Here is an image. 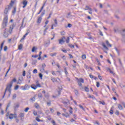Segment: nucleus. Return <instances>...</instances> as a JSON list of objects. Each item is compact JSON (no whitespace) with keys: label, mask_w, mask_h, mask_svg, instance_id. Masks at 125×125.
Instances as JSON below:
<instances>
[{"label":"nucleus","mask_w":125,"mask_h":125,"mask_svg":"<svg viewBox=\"0 0 125 125\" xmlns=\"http://www.w3.org/2000/svg\"><path fill=\"white\" fill-rule=\"evenodd\" d=\"M16 79L14 78L10 83L7 85V87L5 90V92L4 93V95L5 94V92H6V91H8L9 94H10V93L11 92V87H12V84H13V83H16Z\"/></svg>","instance_id":"1"},{"label":"nucleus","mask_w":125,"mask_h":125,"mask_svg":"<svg viewBox=\"0 0 125 125\" xmlns=\"http://www.w3.org/2000/svg\"><path fill=\"white\" fill-rule=\"evenodd\" d=\"M6 117L8 116L9 119H10V120H12V119H13V118H17V114H9V112L7 113L6 115Z\"/></svg>","instance_id":"2"},{"label":"nucleus","mask_w":125,"mask_h":125,"mask_svg":"<svg viewBox=\"0 0 125 125\" xmlns=\"http://www.w3.org/2000/svg\"><path fill=\"white\" fill-rule=\"evenodd\" d=\"M21 88L22 90H28V89H30V86L28 84H25L24 86H21Z\"/></svg>","instance_id":"3"},{"label":"nucleus","mask_w":125,"mask_h":125,"mask_svg":"<svg viewBox=\"0 0 125 125\" xmlns=\"http://www.w3.org/2000/svg\"><path fill=\"white\" fill-rule=\"evenodd\" d=\"M65 37H63L61 39L59 40V44H63L64 42H65Z\"/></svg>","instance_id":"4"},{"label":"nucleus","mask_w":125,"mask_h":125,"mask_svg":"<svg viewBox=\"0 0 125 125\" xmlns=\"http://www.w3.org/2000/svg\"><path fill=\"white\" fill-rule=\"evenodd\" d=\"M3 36L4 38H7L8 37V30H7L6 28L5 29L4 31Z\"/></svg>","instance_id":"5"},{"label":"nucleus","mask_w":125,"mask_h":125,"mask_svg":"<svg viewBox=\"0 0 125 125\" xmlns=\"http://www.w3.org/2000/svg\"><path fill=\"white\" fill-rule=\"evenodd\" d=\"M24 114L23 113H21L19 115V118H21V121L24 120Z\"/></svg>","instance_id":"6"},{"label":"nucleus","mask_w":125,"mask_h":125,"mask_svg":"<svg viewBox=\"0 0 125 125\" xmlns=\"http://www.w3.org/2000/svg\"><path fill=\"white\" fill-rule=\"evenodd\" d=\"M22 3L23 4V8H25L26 6H27V5L28 4V1H27V0H24L23 1Z\"/></svg>","instance_id":"7"},{"label":"nucleus","mask_w":125,"mask_h":125,"mask_svg":"<svg viewBox=\"0 0 125 125\" xmlns=\"http://www.w3.org/2000/svg\"><path fill=\"white\" fill-rule=\"evenodd\" d=\"M42 17H38V20H37V23L41 24L42 22Z\"/></svg>","instance_id":"8"},{"label":"nucleus","mask_w":125,"mask_h":125,"mask_svg":"<svg viewBox=\"0 0 125 125\" xmlns=\"http://www.w3.org/2000/svg\"><path fill=\"white\" fill-rule=\"evenodd\" d=\"M7 20H8V18L7 17V16H6L4 17L3 19V21L4 23H7Z\"/></svg>","instance_id":"9"},{"label":"nucleus","mask_w":125,"mask_h":125,"mask_svg":"<svg viewBox=\"0 0 125 125\" xmlns=\"http://www.w3.org/2000/svg\"><path fill=\"white\" fill-rule=\"evenodd\" d=\"M30 33V32L29 31V30H28L26 32V33L23 36V37H22V38L21 39V40H24L25 38H26V36H28V35H29V33Z\"/></svg>","instance_id":"10"},{"label":"nucleus","mask_w":125,"mask_h":125,"mask_svg":"<svg viewBox=\"0 0 125 125\" xmlns=\"http://www.w3.org/2000/svg\"><path fill=\"white\" fill-rule=\"evenodd\" d=\"M102 45L104 48H105L106 50H109V48L107 47V46L105 45V43H103Z\"/></svg>","instance_id":"11"},{"label":"nucleus","mask_w":125,"mask_h":125,"mask_svg":"<svg viewBox=\"0 0 125 125\" xmlns=\"http://www.w3.org/2000/svg\"><path fill=\"white\" fill-rule=\"evenodd\" d=\"M24 21H25V18H23V19L22 20V24H21V27H22V28H24L25 27V26H26V24L23 25Z\"/></svg>","instance_id":"12"},{"label":"nucleus","mask_w":125,"mask_h":125,"mask_svg":"<svg viewBox=\"0 0 125 125\" xmlns=\"http://www.w3.org/2000/svg\"><path fill=\"white\" fill-rule=\"evenodd\" d=\"M48 29V26H46L45 28L44 29L43 36H45V34L46 33V30Z\"/></svg>","instance_id":"13"},{"label":"nucleus","mask_w":125,"mask_h":125,"mask_svg":"<svg viewBox=\"0 0 125 125\" xmlns=\"http://www.w3.org/2000/svg\"><path fill=\"white\" fill-rule=\"evenodd\" d=\"M31 87L33 89H34V90H36V89L37 88V86L35 84H32L31 85Z\"/></svg>","instance_id":"14"},{"label":"nucleus","mask_w":125,"mask_h":125,"mask_svg":"<svg viewBox=\"0 0 125 125\" xmlns=\"http://www.w3.org/2000/svg\"><path fill=\"white\" fill-rule=\"evenodd\" d=\"M77 80H78V82H79L80 83H84L83 79L82 78H80L79 79H77Z\"/></svg>","instance_id":"15"},{"label":"nucleus","mask_w":125,"mask_h":125,"mask_svg":"<svg viewBox=\"0 0 125 125\" xmlns=\"http://www.w3.org/2000/svg\"><path fill=\"white\" fill-rule=\"evenodd\" d=\"M106 45H107V46H110V47H112V45L111 44H110V42H109L108 41H106Z\"/></svg>","instance_id":"16"},{"label":"nucleus","mask_w":125,"mask_h":125,"mask_svg":"<svg viewBox=\"0 0 125 125\" xmlns=\"http://www.w3.org/2000/svg\"><path fill=\"white\" fill-rule=\"evenodd\" d=\"M84 10H91V8L89 7L88 6H86Z\"/></svg>","instance_id":"17"},{"label":"nucleus","mask_w":125,"mask_h":125,"mask_svg":"<svg viewBox=\"0 0 125 125\" xmlns=\"http://www.w3.org/2000/svg\"><path fill=\"white\" fill-rule=\"evenodd\" d=\"M118 107L119 110H123V109H124V108L123 107V106H122L121 104H118Z\"/></svg>","instance_id":"18"},{"label":"nucleus","mask_w":125,"mask_h":125,"mask_svg":"<svg viewBox=\"0 0 125 125\" xmlns=\"http://www.w3.org/2000/svg\"><path fill=\"white\" fill-rule=\"evenodd\" d=\"M51 80L52 82H53V83H55L56 82H57V80L53 77H51Z\"/></svg>","instance_id":"19"},{"label":"nucleus","mask_w":125,"mask_h":125,"mask_svg":"<svg viewBox=\"0 0 125 125\" xmlns=\"http://www.w3.org/2000/svg\"><path fill=\"white\" fill-rule=\"evenodd\" d=\"M57 55V53H51L50 54V56L52 57H53L54 56H56Z\"/></svg>","instance_id":"20"},{"label":"nucleus","mask_w":125,"mask_h":125,"mask_svg":"<svg viewBox=\"0 0 125 125\" xmlns=\"http://www.w3.org/2000/svg\"><path fill=\"white\" fill-rule=\"evenodd\" d=\"M13 28H14V25H12V27H10V33L11 34L12 33V30H13Z\"/></svg>","instance_id":"21"},{"label":"nucleus","mask_w":125,"mask_h":125,"mask_svg":"<svg viewBox=\"0 0 125 125\" xmlns=\"http://www.w3.org/2000/svg\"><path fill=\"white\" fill-rule=\"evenodd\" d=\"M96 60L98 63V65H99V66H101V63H100V62H99V60H98L97 58H96Z\"/></svg>","instance_id":"22"},{"label":"nucleus","mask_w":125,"mask_h":125,"mask_svg":"<svg viewBox=\"0 0 125 125\" xmlns=\"http://www.w3.org/2000/svg\"><path fill=\"white\" fill-rule=\"evenodd\" d=\"M49 44H50V42L49 41L44 43L45 46H47L48 45H49Z\"/></svg>","instance_id":"23"},{"label":"nucleus","mask_w":125,"mask_h":125,"mask_svg":"<svg viewBox=\"0 0 125 125\" xmlns=\"http://www.w3.org/2000/svg\"><path fill=\"white\" fill-rule=\"evenodd\" d=\"M7 24V22H3L2 23V27L3 28H5V27L6 26V25Z\"/></svg>","instance_id":"24"},{"label":"nucleus","mask_w":125,"mask_h":125,"mask_svg":"<svg viewBox=\"0 0 125 125\" xmlns=\"http://www.w3.org/2000/svg\"><path fill=\"white\" fill-rule=\"evenodd\" d=\"M84 89L86 92H88L89 91V88H88L87 87H84Z\"/></svg>","instance_id":"25"},{"label":"nucleus","mask_w":125,"mask_h":125,"mask_svg":"<svg viewBox=\"0 0 125 125\" xmlns=\"http://www.w3.org/2000/svg\"><path fill=\"white\" fill-rule=\"evenodd\" d=\"M22 48L23 45L22 44H20V45L19 46V49H20V50H21V49H22Z\"/></svg>","instance_id":"26"},{"label":"nucleus","mask_w":125,"mask_h":125,"mask_svg":"<svg viewBox=\"0 0 125 125\" xmlns=\"http://www.w3.org/2000/svg\"><path fill=\"white\" fill-rule=\"evenodd\" d=\"M65 118H70V114L68 112L65 113Z\"/></svg>","instance_id":"27"},{"label":"nucleus","mask_w":125,"mask_h":125,"mask_svg":"<svg viewBox=\"0 0 125 125\" xmlns=\"http://www.w3.org/2000/svg\"><path fill=\"white\" fill-rule=\"evenodd\" d=\"M68 45L71 48H75V45H73L72 44H69Z\"/></svg>","instance_id":"28"},{"label":"nucleus","mask_w":125,"mask_h":125,"mask_svg":"<svg viewBox=\"0 0 125 125\" xmlns=\"http://www.w3.org/2000/svg\"><path fill=\"white\" fill-rule=\"evenodd\" d=\"M35 108H36L37 109H38V108L40 107V105H39V104H38V103H36L35 104Z\"/></svg>","instance_id":"29"},{"label":"nucleus","mask_w":125,"mask_h":125,"mask_svg":"<svg viewBox=\"0 0 125 125\" xmlns=\"http://www.w3.org/2000/svg\"><path fill=\"white\" fill-rule=\"evenodd\" d=\"M35 50H37V47H33V48H32V52H35Z\"/></svg>","instance_id":"30"},{"label":"nucleus","mask_w":125,"mask_h":125,"mask_svg":"<svg viewBox=\"0 0 125 125\" xmlns=\"http://www.w3.org/2000/svg\"><path fill=\"white\" fill-rule=\"evenodd\" d=\"M33 115L34 116H37L38 115V112H37V111H36V110H34L33 111Z\"/></svg>","instance_id":"31"},{"label":"nucleus","mask_w":125,"mask_h":125,"mask_svg":"<svg viewBox=\"0 0 125 125\" xmlns=\"http://www.w3.org/2000/svg\"><path fill=\"white\" fill-rule=\"evenodd\" d=\"M66 43H69V42H70V38L67 37L66 40Z\"/></svg>","instance_id":"32"},{"label":"nucleus","mask_w":125,"mask_h":125,"mask_svg":"<svg viewBox=\"0 0 125 125\" xmlns=\"http://www.w3.org/2000/svg\"><path fill=\"white\" fill-rule=\"evenodd\" d=\"M19 88V85H17L15 86L14 89L15 90H17V89H18Z\"/></svg>","instance_id":"33"},{"label":"nucleus","mask_w":125,"mask_h":125,"mask_svg":"<svg viewBox=\"0 0 125 125\" xmlns=\"http://www.w3.org/2000/svg\"><path fill=\"white\" fill-rule=\"evenodd\" d=\"M79 106L80 107V108H81V109H82V110H83V111H84V108L83 107V106L81 104H80L79 105Z\"/></svg>","instance_id":"34"},{"label":"nucleus","mask_w":125,"mask_h":125,"mask_svg":"<svg viewBox=\"0 0 125 125\" xmlns=\"http://www.w3.org/2000/svg\"><path fill=\"white\" fill-rule=\"evenodd\" d=\"M82 59H86V56L85 55H83L82 56Z\"/></svg>","instance_id":"35"},{"label":"nucleus","mask_w":125,"mask_h":125,"mask_svg":"<svg viewBox=\"0 0 125 125\" xmlns=\"http://www.w3.org/2000/svg\"><path fill=\"white\" fill-rule=\"evenodd\" d=\"M36 120L37 122H42V121L41 120L39 117H36Z\"/></svg>","instance_id":"36"},{"label":"nucleus","mask_w":125,"mask_h":125,"mask_svg":"<svg viewBox=\"0 0 125 125\" xmlns=\"http://www.w3.org/2000/svg\"><path fill=\"white\" fill-rule=\"evenodd\" d=\"M13 14H15L16 13V8H14L12 12Z\"/></svg>","instance_id":"37"},{"label":"nucleus","mask_w":125,"mask_h":125,"mask_svg":"<svg viewBox=\"0 0 125 125\" xmlns=\"http://www.w3.org/2000/svg\"><path fill=\"white\" fill-rule=\"evenodd\" d=\"M29 110H30V108L29 107H26L25 110H24V112H26V113H27V112H28V111H29Z\"/></svg>","instance_id":"38"},{"label":"nucleus","mask_w":125,"mask_h":125,"mask_svg":"<svg viewBox=\"0 0 125 125\" xmlns=\"http://www.w3.org/2000/svg\"><path fill=\"white\" fill-rule=\"evenodd\" d=\"M7 12H8V9L6 8L5 9V11H4V14H7Z\"/></svg>","instance_id":"39"},{"label":"nucleus","mask_w":125,"mask_h":125,"mask_svg":"<svg viewBox=\"0 0 125 125\" xmlns=\"http://www.w3.org/2000/svg\"><path fill=\"white\" fill-rule=\"evenodd\" d=\"M96 86L97 87H99V86H100V83H99V82L96 83Z\"/></svg>","instance_id":"40"},{"label":"nucleus","mask_w":125,"mask_h":125,"mask_svg":"<svg viewBox=\"0 0 125 125\" xmlns=\"http://www.w3.org/2000/svg\"><path fill=\"white\" fill-rule=\"evenodd\" d=\"M88 97H89V98H92V99H94V97H93V96H91L90 95H88Z\"/></svg>","instance_id":"41"},{"label":"nucleus","mask_w":125,"mask_h":125,"mask_svg":"<svg viewBox=\"0 0 125 125\" xmlns=\"http://www.w3.org/2000/svg\"><path fill=\"white\" fill-rule=\"evenodd\" d=\"M33 74H37V73H38V70L37 69H34L33 71Z\"/></svg>","instance_id":"42"},{"label":"nucleus","mask_w":125,"mask_h":125,"mask_svg":"<svg viewBox=\"0 0 125 125\" xmlns=\"http://www.w3.org/2000/svg\"><path fill=\"white\" fill-rule=\"evenodd\" d=\"M71 16H72L71 15V13H68L66 17L67 18H71Z\"/></svg>","instance_id":"43"},{"label":"nucleus","mask_w":125,"mask_h":125,"mask_svg":"<svg viewBox=\"0 0 125 125\" xmlns=\"http://www.w3.org/2000/svg\"><path fill=\"white\" fill-rule=\"evenodd\" d=\"M32 57H33V58H38V57H39V56L38 55H32Z\"/></svg>","instance_id":"44"},{"label":"nucleus","mask_w":125,"mask_h":125,"mask_svg":"<svg viewBox=\"0 0 125 125\" xmlns=\"http://www.w3.org/2000/svg\"><path fill=\"white\" fill-rule=\"evenodd\" d=\"M31 101H32V102H35V101H36V98H35V97H34L33 98H32L31 99Z\"/></svg>","instance_id":"45"},{"label":"nucleus","mask_w":125,"mask_h":125,"mask_svg":"<svg viewBox=\"0 0 125 125\" xmlns=\"http://www.w3.org/2000/svg\"><path fill=\"white\" fill-rule=\"evenodd\" d=\"M36 85L37 87H42V85H41L40 84V83H39L38 84H36Z\"/></svg>","instance_id":"46"},{"label":"nucleus","mask_w":125,"mask_h":125,"mask_svg":"<svg viewBox=\"0 0 125 125\" xmlns=\"http://www.w3.org/2000/svg\"><path fill=\"white\" fill-rule=\"evenodd\" d=\"M39 77L41 79V80H42V73L39 74Z\"/></svg>","instance_id":"47"},{"label":"nucleus","mask_w":125,"mask_h":125,"mask_svg":"<svg viewBox=\"0 0 125 125\" xmlns=\"http://www.w3.org/2000/svg\"><path fill=\"white\" fill-rule=\"evenodd\" d=\"M52 15V13H50L48 17L47 18V20L49 19V18H50V17H51V15Z\"/></svg>","instance_id":"48"},{"label":"nucleus","mask_w":125,"mask_h":125,"mask_svg":"<svg viewBox=\"0 0 125 125\" xmlns=\"http://www.w3.org/2000/svg\"><path fill=\"white\" fill-rule=\"evenodd\" d=\"M15 119L16 120V123H19V119H18V118H17V117L15 118Z\"/></svg>","instance_id":"49"},{"label":"nucleus","mask_w":125,"mask_h":125,"mask_svg":"<svg viewBox=\"0 0 125 125\" xmlns=\"http://www.w3.org/2000/svg\"><path fill=\"white\" fill-rule=\"evenodd\" d=\"M109 112L111 115H113V114H114V110H113L112 109L110 110Z\"/></svg>","instance_id":"50"},{"label":"nucleus","mask_w":125,"mask_h":125,"mask_svg":"<svg viewBox=\"0 0 125 125\" xmlns=\"http://www.w3.org/2000/svg\"><path fill=\"white\" fill-rule=\"evenodd\" d=\"M22 76L23 77H25V76H26V71L25 70H24L23 72Z\"/></svg>","instance_id":"51"},{"label":"nucleus","mask_w":125,"mask_h":125,"mask_svg":"<svg viewBox=\"0 0 125 125\" xmlns=\"http://www.w3.org/2000/svg\"><path fill=\"white\" fill-rule=\"evenodd\" d=\"M16 96H17L16 94H14L13 95V99H15V98H16Z\"/></svg>","instance_id":"52"},{"label":"nucleus","mask_w":125,"mask_h":125,"mask_svg":"<svg viewBox=\"0 0 125 125\" xmlns=\"http://www.w3.org/2000/svg\"><path fill=\"white\" fill-rule=\"evenodd\" d=\"M62 52H64V53H67V50H66L65 49H62Z\"/></svg>","instance_id":"53"},{"label":"nucleus","mask_w":125,"mask_h":125,"mask_svg":"<svg viewBox=\"0 0 125 125\" xmlns=\"http://www.w3.org/2000/svg\"><path fill=\"white\" fill-rule=\"evenodd\" d=\"M38 96L39 98H42V94H39Z\"/></svg>","instance_id":"54"},{"label":"nucleus","mask_w":125,"mask_h":125,"mask_svg":"<svg viewBox=\"0 0 125 125\" xmlns=\"http://www.w3.org/2000/svg\"><path fill=\"white\" fill-rule=\"evenodd\" d=\"M68 103H69V101L67 100V102H63V104H64V105H67V104Z\"/></svg>","instance_id":"55"},{"label":"nucleus","mask_w":125,"mask_h":125,"mask_svg":"<svg viewBox=\"0 0 125 125\" xmlns=\"http://www.w3.org/2000/svg\"><path fill=\"white\" fill-rule=\"evenodd\" d=\"M98 78L99 80H101V81H102V77H101V76H100V75H98Z\"/></svg>","instance_id":"56"},{"label":"nucleus","mask_w":125,"mask_h":125,"mask_svg":"<svg viewBox=\"0 0 125 125\" xmlns=\"http://www.w3.org/2000/svg\"><path fill=\"white\" fill-rule=\"evenodd\" d=\"M88 13L89 14H92V9L91 8V10H89Z\"/></svg>","instance_id":"57"},{"label":"nucleus","mask_w":125,"mask_h":125,"mask_svg":"<svg viewBox=\"0 0 125 125\" xmlns=\"http://www.w3.org/2000/svg\"><path fill=\"white\" fill-rule=\"evenodd\" d=\"M112 91H113V92H114V93H116V89H115V88H112Z\"/></svg>","instance_id":"58"},{"label":"nucleus","mask_w":125,"mask_h":125,"mask_svg":"<svg viewBox=\"0 0 125 125\" xmlns=\"http://www.w3.org/2000/svg\"><path fill=\"white\" fill-rule=\"evenodd\" d=\"M115 114H116V115H119V114H120V112H119L118 110H116V112H115Z\"/></svg>","instance_id":"59"},{"label":"nucleus","mask_w":125,"mask_h":125,"mask_svg":"<svg viewBox=\"0 0 125 125\" xmlns=\"http://www.w3.org/2000/svg\"><path fill=\"white\" fill-rule=\"evenodd\" d=\"M73 118H74L75 120H77V115L76 114H73Z\"/></svg>","instance_id":"60"},{"label":"nucleus","mask_w":125,"mask_h":125,"mask_svg":"<svg viewBox=\"0 0 125 125\" xmlns=\"http://www.w3.org/2000/svg\"><path fill=\"white\" fill-rule=\"evenodd\" d=\"M4 51H6V50H7V46H5L4 47Z\"/></svg>","instance_id":"61"},{"label":"nucleus","mask_w":125,"mask_h":125,"mask_svg":"<svg viewBox=\"0 0 125 125\" xmlns=\"http://www.w3.org/2000/svg\"><path fill=\"white\" fill-rule=\"evenodd\" d=\"M65 32H64V31H62V32H61V35H62V36H64V35H65Z\"/></svg>","instance_id":"62"},{"label":"nucleus","mask_w":125,"mask_h":125,"mask_svg":"<svg viewBox=\"0 0 125 125\" xmlns=\"http://www.w3.org/2000/svg\"><path fill=\"white\" fill-rule=\"evenodd\" d=\"M56 66L58 67V69H60V65H59V63H57Z\"/></svg>","instance_id":"63"},{"label":"nucleus","mask_w":125,"mask_h":125,"mask_svg":"<svg viewBox=\"0 0 125 125\" xmlns=\"http://www.w3.org/2000/svg\"><path fill=\"white\" fill-rule=\"evenodd\" d=\"M52 123L53 125H56V124H55V121H54V120L52 121Z\"/></svg>","instance_id":"64"}]
</instances>
